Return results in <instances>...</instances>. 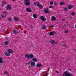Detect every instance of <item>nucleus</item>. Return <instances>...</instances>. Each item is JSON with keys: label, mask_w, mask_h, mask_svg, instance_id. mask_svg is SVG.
Segmentation results:
<instances>
[{"label": "nucleus", "mask_w": 76, "mask_h": 76, "mask_svg": "<svg viewBox=\"0 0 76 76\" xmlns=\"http://www.w3.org/2000/svg\"><path fill=\"white\" fill-rule=\"evenodd\" d=\"M34 4L37 6H39V3L38 1H36L34 3Z\"/></svg>", "instance_id": "obj_4"}, {"label": "nucleus", "mask_w": 76, "mask_h": 76, "mask_svg": "<svg viewBox=\"0 0 76 76\" xmlns=\"http://www.w3.org/2000/svg\"><path fill=\"white\" fill-rule=\"evenodd\" d=\"M14 19L15 21H18L19 19L18 18H14Z\"/></svg>", "instance_id": "obj_16"}, {"label": "nucleus", "mask_w": 76, "mask_h": 76, "mask_svg": "<svg viewBox=\"0 0 76 76\" xmlns=\"http://www.w3.org/2000/svg\"><path fill=\"white\" fill-rule=\"evenodd\" d=\"M68 9H72V8L73 7V6L70 5L68 6Z\"/></svg>", "instance_id": "obj_9"}, {"label": "nucleus", "mask_w": 76, "mask_h": 76, "mask_svg": "<svg viewBox=\"0 0 76 76\" xmlns=\"http://www.w3.org/2000/svg\"><path fill=\"white\" fill-rule=\"evenodd\" d=\"M65 4V3L64 2H60V5L61 6H63V5H64Z\"/></svg>", "instance_id": "obj_20"}, {"label": "nucleus", "mask_w": 76, "mask_h": 76, "mask_svg": "<svg viewBox=\"0 0 76 76\" xmlns=\"http://www.w3.org/2000/svg\"><path fill=\"white\" fill-rule=\"evenodd\" d=\"M53 27H54V26H52L50 27V28H53Z\"/></svg>", "instance_id": "obj_40"}, {"label": "nucleus", "mask_w": 76, "mask_h": 76, "mask_svg": "<svg viewBox=\"0 0 76 76\" xmlns=\"http://www.w3.org/2000/svg\"><path fill=\"white\" fill-rule=\"evenodd\" d=\"M12 18H8V20L9 21H12Z\"/></svg>", "instance_id": "obj_26"}, {"label": "nucleus", "mask_w": 76, "mask_h": 76, "mask_svg": "<svg viewBox=\"0 0 76 76\" xmlns=\"http://www.w3.org/2000/svg\"><path fill=\"white\" fill-rule=\"evenodd\" d=\"M63 21H64V19H63Z\"/></svg>", "instance_id": "obj_47"}, {"label": "nucleus", "mask_w": 76, "mask_h": 76, "mask_svg": "<svg viewBox=\"0 0 76 76\" xmlns=\"http://www.w3.org/2000/svg\"><path fill=\"white\" fill-rule=\"evenodd\" d=\"M2 3L3 4H5V3H6V1H2Z\"/></svg>", "instance_id": "obj_36"}, {"label": "nucleus", "mask_w": 76, "mask_h": 76, "mask_svg": "<svg viewBox=\"0 0 76 76\" xmlns=\"http://www.w3.org/2000/svg\"><path fill=\"white\" fill-rule=\"evenodd\" d=\"M50 5H53V1H51L50 2Z\"/></svg>", "instance_id": "obj_29"}, {"label": "nucleus", "mask_w": 76, "mask_h": 76, "mask_svg": "<svg viewBox=\"0 0 76 76\" xmlns=\"http://www.w3.org/2000/svg\"><path fill=\"white\" fill-rule=\"evenodd\" d=\"M41 64H37V67H41Z\"/></svg>", "instance_id": "obj_19"}, {"label": "nucleus", "mask_w": 76, "mask_h": 76, "mask_svg": "<svg viewBox=\"0 0 76 76\" xmlns=\"http://www.w3.org/2000/svg\"><path fill=\"white\" fill-rule=\"evenodd\" d=\"M70 14L71 15H72V16H74V15H75V13L73 12H72Z\"/></svg>", "instance_id": "obj_21"}, {"label": "nucleus", "mask_w": 76, "mask_h": 76, "mask_svg": "<svg viewBox=\"0 0 76 76\" xmlns=\"http://www.w3.org/2000/svg\"><path fill=\"white\" fill-rule=\"evenodd\" d=\"M15 0H14L13 1H15Z\"/></svg>", "instance_id": "obj_53"}, {"label": "nucleus", "mask_w": 76, "mask_h": 76, "mask_svg": "<svg viewBox=\"0 0 76 76\" xmlns=\"http://www.w3.org/2000/svg\"><path fill=\"white\" fill-rule=\"evenodd\" d=\"M2 7H3V6H4V5L2 4L1 6Z\"/></svg>", "instance_id": "obj_42"}, {"label": "nucleus", "mask_w": 76, "mask_h": 76, "mask_svg": "<svg viewBox=\"0 0 76 76\" xmlns=\"http://www.w3.org/2000/svg\"><path fill=\"white\" fill-rule=\"evenodd\" d=\"M37 14H34L33 16L34 18H37Z\"/></svg>", "instance_id": "obj_22"}, {"label": "nucleus", "mask_w": 76, "mask_h": 76, "mask_svg": "<svg viewBox=\"0 0 76 76\" xmlns=\"http://www.w3.org/2000/svg\"><path fill=\"white\" fill-rule=\"evenodd\" d=\"M26 10L28 12H31V10L29 8H28L26 9Z\"/></svg>", "instance_id": "obj_11"}, {"label": "nucleus", "mask_w": 76, "mask_h": 76, "mask_svg": "<svg viewBox=\"0 0 76 76\" xmlns=\"http://www.w3.org/2000/svg\"><path fill=\"white\" fill-rule=\"evenodd\" d=\"M43 73H45V72H43Z\"/></svg>", "instance_id": "obj_45"}, {"label": "nucleus", "mask_w": 76, "mask_h": 76, "mask_svg": "<svg viewBox=\"0 0 76 76\" xmlns=\"http://www.w3.org/2000/svg\"><path fill=\"white\" fill-rule=\"evenodd\" d=\"M40 18L42 20V21H45L46 20V18H45V17L44 16H41L40 17Z\"/></svg>", "instance_id": "obj_3"}, {"label": "nucleus", "mask_w": 76, "mask_h": 76, "mask_svg": "<svg viewBox=\"0 0 76 76\" xmlns=\"http://www.w3.org/2000/svg\"><path fill=\"white\" fill-rule=\"evenodd\" d=\"M62 76H73V75L69 73L67 71H65L63 73Z\"/></svg>", "instance_id": "obj_2"}, {"label": "nucleus", "mask_w": 76, "mask_h": 76, "mask_svg": "<svg viewBox=\"0 0 76 76\" xmlns=\"http://www.w3.org/2000/svg\"><path fill=\"white\" fill-rule=\"evenodd\" d=\"M49 8H52V9H53V6H50L49 7Z\"/></svg>", "instance_id": "obj_33"}, {"label": "nucleus", "mask_w": 76, "mask_h": 76, "mask_svg": "<svg viewBox=\"0 0 76 76\" xmlns=\"http://www.w3.org/2000/svg\"><path fill=\"white\" fill-rule=\"evenodd\" d=\"M25 3H26L25 4H26V6H29V5L30 4V1H27Z\"/></svg>", "instance_id": "obj_7"}, {"label": "nucleus", "mask_w": 76, "mask_h": 76, "mask_svg": "<svg viewBox=\"0 0 76 76\" xmlns=\"http://www.w3.org/2000/svg\"><path fill=\"white\" fill-rule=\"evenodd\" d=\"M8 30H9V29H7V31H8Z\"/></svg>", "instance_id": "obj_52"}, {"label": "nucleus", "mask_w": 76, "mask_h": 76, "mask_svg": "<svg viewBox=\"0 0 76 76\" xmlns=\"http://www.w3.org/2000/svg\"><path fill=\"white\" fill-rule=\"evenodd\" d=\"M6 15H5L4 16V17H6Z\"/></svg>", "instance_id": "obj_49"}, {"label": "nucleus", "mask_w": 76, "mask_h": 76, "mask_svg": "<svg viewBox=\"0 0 76 76\" xmlns=\"http://www.w3.org/2000/svg\"><path fill=\"white\" fill-rule=\"evenodd\" d=\"M7 73H8L7 72V71H5L4 72V74H5V75H7Z\"/></svg>", "instance_id": "obj_31"}, {"label": "nucleus", "mask_w": 76, "mask_h": 76, "mask_svg": "<svg viewBox=\"0 0 76 76\" xmlns=\"http://www.w3.org/2000/svg\"><path fill=\"white\" fill-rule=\"evenodd\" d=\"M13 32L15 34H18V33H19V32H18V31H17L15 30H14Z\"/></svg>", "instance_id": "obj_13"}, {"label": "nucleus", "mask_w": 76, "mask_h": 76, "mask_svg": "<svg viewBox=\"0 0 76 76\" xmlns=\"http://www.w3.org/2000/svg\"><path fill=\"white\" fill-rule=\"evenodd\" d=\"M50 42L51 44H54V43H56V42L54 41V40H51L50 41Z\"/></svg>", "instance_id": "obj_17"}, {"label": "nucleus", "mask_w": 76, "mask_h": 76, "mask_svg": "<svg viewBox=\"0 0 76 76\" xmlns=\"http://www.w3.org/2000/svg\"><path fill=\"white\" fill-rule=\"evenodd\" d=\"M56 73H58V71H56Z\"/></svg>", "instance_id": "obj_41"}, {"label": "nucleus", "mask_w": 76, "mask_h": 76, "mask_svg": "<svg viewBox=\"0 0 76 76\" xmlns=\"http://www.w3.org/2000/svg\"><path fill=\"white\" fill-rule=\"evenodd\" d=\"M68 32H69L68 31H65V33H66V34H67Z\"/></svg>", "instance_id": "obj_35"}, {"label": "nucleus", "mask_w": 76, "mask_h": 76, "mask_svg": "<svg viewBox=\"0 0 76 76\" xmlns=\"http://www.w3.org/2000/svg\"><path fill=\"white\" fill-rule=\"evenodd\" d=\"M3 63V58H0V63Z\"/></svg>", "instance_id": "obj_24"}, {"label": "nucleus", "mask_w": 76, "mask_h": 76, "mask_svg": "<svg viewBox=\"0 0 76 76\" xmlns=\"http://www.w3.org/2000/svg\"><path fill=\"white\" fill-rule=\"evenodd\" d=\"M64 26H67V25L66 24H64Z\"/></svg>", "instance_id": "obj_43"}, {"label": "nucleus", "mask_w": 76, "mask_h": 76, "mask_svg": "<svg viewBox=\"0 0 76 76\" xmlns=\"http://www.w3.org/2000/svg\"><path fill=\"white\" fill-rule=\"evenodd\" d=\"M4 54L6 56H10V54L7 52H5Z\"/></svg>", "instance_id": "obj_5"}, {"label": "nucleus", "mask_w": 76, "mask_h": 76, "mask_svg": "<svg viewBox=\"0 0 76 76\" xmlns=\"http://www.w3.org/2000/svg\"><path fill=\"white\" fill-rule=\"evenodd\" d=\"M54 6H56L57 5V2H55L54 4Z\"/></svg>", "instance_id": "obj_30"}, {"label": "nucleus", "mask_w": 76, "mask_h": 76, "mask_svg": "<svg viewBox=\"0 0 76 76\" xmlns=\"http://www.w3.org/2000/svg\"><path fill=\"white\" fill-rule=\"evenodd\" d=\"M3 14H5V15H7V12L6 11L3 12Z\"/></svg>", "instance_id": "obj_28"}, {"label": "nucleus", "mask_w": 76, "mask_h": 76, "mask_svg": "<svg viewBox=\"0 0 76 76\" xmlns=\"http://www.w3.org/2000/svg\"><path fill=\"white\" fill-rule=\"evenodd\" d=\"M44 12L45 13H49V12H48V9H47L45 10H44Z\"/></svg>", "instance_id": "obj_12"}, {"label": "nucleus", "mask_w": 76, "mask_h": 76, "mask_svg": "<svg viewBox=\"0 0 76 76\" xmlns=\"http://www.w3.org/2000/svg\"><path fill=\"white\" fill-rule=\"evenodd\" d=\"M32 60V61H37V58H34Z\"/></svg>", "instance_id": "obj_18"}, {"label": "nucleus", "mask_w": 76, "mask_h": 76, "mask_svg": "<svg viewBox=\"0 0 76 76\" xmlns=\"http://www.w3.org/2000/svg\"><path fill=\"white\" fill-rule=\"evenodd\" d=\"M29 0H24V3H26V2L28 1Z\"/></svg>", "instance_id": "obj_32"}, {"label": "nucleus", "mask_w": 76, "mask_h": 76, "mask_svg": "<svg viewBox=\"0 0 76 76\" xmlns=\"http://www.w3.org/2000/svg\"><path fill=\"white\" fill-rule=\"evenodd\" d=\"M31 65L32 67H34L35 66V64L34 62H32L31 64Z\"/></svg>", "instance_id": "obj_8"}, {"label": "nucleus", "mask_w": 76, "mask_h": 76, "mask_svg": "<svg viewBox=\"0 0 76 76\" xmlns=\"http://www.w3.org/2000/svg\"><path fill=\"white\" fill-rule=\"evenodd\" d=\"M48 76V74H47L46 76Z\"/></svg>", "instance_id": "obj_51"}, {"label": "nucleus", "mask_w": 76, "mask_h": 76, "mask_svg": "<svg viewBox=\"0 0 76 76\" xmlns=\"http://www.w3.org/2000/svg\"><path fill=\"white\" fill-rule=\"evenodd\" d=\"M31 63H32V62H31V61H30L29 62H28V64H31Z\"/></svg>", "instance_id": "obj_37"}, {"label": "nucleus", "mask_w": 76, "mask_h": 76, "mask_svg": "<svg viewBox=\"0 0 76 76\" xmlns=\"http://www.w3.org/2000/svg\"><path fill=\"white\" fill-rule=\"evenodd\" d=\"M6 9H8V10H10L11 9V7L10 5L7 6L6 7Z\"/></svg>", "instance_id": "obj_6"}, {"label": "nucleus", "mask_w": 76, "mask_h": 76, "mask_svg": "<svg viewBox=\"0 0 76 76\" xmlns=\"http://www.w3.org/2000/svg\"><path fill=\"white\" fill-rule=\"evenodd\" d=\"M26 58H27L28 60H29V58H32L33 57H34V56L32 54H31L30 55L28 54H26L25 55Z\"/></svg>", "instance_id": "obj_1"}, {"label": "nucleus", "mask_w": 76, "mask_h": 76, "mask_svg": "<svg viewBox=\"0 0 76 76\" xmlns=\"http://www.w3.org/2000/svg\"><path fill=\"white\" fill-rule=\"evenodd\" d=\"M56 19V18L54 16H53L51 18L52 20H53V21L55 20Z\"/></svg>", "instance_id": "obj_14"}, {"label": "nucleus", "mask_w": 76, "mask_h": 76, "mask_svg": "<svg viewBox=\"0 0 76 76\" xmlns=\"http://www.w3.org/2000/svg\"><path fill=\"white\" fill-rule=\"evenodd\" d=\"M6 39H8V38H7V37H6Z\"/></svg>", "instance_id": "obj_46"}, {"label": "nucleus", "mask_w": 76, "mask_h": 76, "mask_svg": "<svg viewBox=\"0 0 76 76\" xmlns=\"http://www.w3.org/2000/svg\"><path fill=\"white\" fill-rule=\"evenodd\" d=\"M63 46H65V47H66V45L65 44L62 45Z\"/></svg>", "instance_id": "obj_38"}, {"label": "nucleus", "mask_w": 76, "mask_h": 76, "mask_svg": "<svg viewBox=\"0 0 76 76\" xmlns=\"http://www.w3.org/2000/svg\"><path fill=\"white\" fill-rule=\"evenodd\" d=\"M50 69V68H49L48 69V70H49Z\"/></svg>", "instance_id": "obj_48"}, {"label": "nucleus", "mask_w": 76, "mask_h": 76, "mask_svg": "<svg viewBox=\"0 0 76 76\" xmlns=\"http://www.w3.org/2000/svg\"><path fill=\"white\" fill-rule=\"evenodd\" d=\"M9 44V41H6L4 43L5 45H7Z\"/></svg>", "instance_id": "obj_10"}, {"label": "nucleus", "mask_w": 76, "mask_h": 76, "mask_svg": "<svg viewBox=\"0 0 76 76\" xmlns=\"http://www.w3.org/2000/svg\"><path fill=\"white\" fill-rule=\"evenodd\" d=\"M68 70H70V71H71V69H69Z\"/></svg>", "instance_id": "obj_44"}, {"label": "nucleus", "mask_w": 76, "mask_h": 76, "mask_svg": "<svg viewBox=\"0 0 76 76\" xmlns=\"http://www.w3.org/2000/svg\"><path fill=\"white\" fill-rule=\"evenodd\" d=\"M39 9H42V5L41 6L39 5Z\"/></svg>", "instance_id": "obj_27"}, {"label": "nucleus", "mask_w": 76, "mask_h": 76, "mask_svg": "<svg viewBox=\"0 0 76 76\" xmlns=\"http://www.w3.org/2000/svg\"><path fill=\"white\" fill-rule=\"evenodd\" d=\"M8 52L9 53H11L13 51L11 49H10L8 50Z\"/></svg>", "instance_id": "obj_15"}, {"label": "nucleus", "mask_w": 76, "mask_h": 76, "mask_svg": "<svg viewBox=\"0 0 76 76\" xmlns=\"http://www.w3.org/2000/svg\"><path fill=\"white\" fill-rule=\"evenodd\" d=\"M54 35V33H53V32H50V33H49V35H50V36Z\"/></svg>", "instance_id": "obj_25"}, {"label": "nucleus", "mask_w": 76, "mask_h": 76, "mask_svg": "<svg viewBox=\"0 0 76 76\" xmlns=\"http://www.w3.org/2000/svg\"><path fill=\"white\" fill-rule=\"evenodd\" d=\"M64 9L65 11H67V8L66 7H65L64 8Z\"/></svg>", "instance_id": "obj_34"}, {"label": "nucleus", "mask_w": 76, "mask_h": 76, "mask_svg": "<svg viewBox=\"0 0 76 76\" xmlns=\"http://www.w3.org/2000/svg\"><path fill=\"white\" fill-rule=\"evenodd\" d=\"M16 29H18V28H16Z\"/></svg>", "instance_id": "obj_50"}, {"label": "nucleus", "mask_w": 76, "mask_h": 76, "mask_svg": "<svg viewBox=\"0 0 76 76\" xmlns=\"http://www.w3.org/2000/svg\"><path fill=\"white\" fill-rule=\"evenodd\" d=\"M1 16L2 17V18H4V16H3V15H1Z\"/></svg>", "instance_id": "obj_39"}, {"label": "nucleus", "mask_w": 76, "mask_h": 76, "mask_svg": "<svg viewBox=\"0 0 76 76\" xmlns=\"http://www.w3.org/2000/svg\"><path fill=\"white\" fill-rule=\"evenodd\" d=\"M47 75H48V73L47 74Z\"/></svg>", "instance_id": "obj_54"}, {"label": "nucleus", "mask_w": 76, "mask_h": 76, "mask_svg": "<svg viewBox=\"0 0 76 76\" xmlns=\"http://www.w3.org/2000/svg\"><path fill=\"white\" fill-rule=\"evenodd\" d=\"M46 28V26L43 25L42 27V29H45Z\"/></svg>", "instance_id": "obj_23"}]
</instances>
